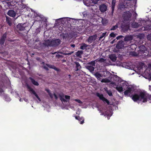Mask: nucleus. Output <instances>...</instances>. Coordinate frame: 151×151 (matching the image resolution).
I'll return each mask as SVG.
<instances>
[{"label":"nucleus","mask_w":151,"mask_h":151,"mask_svg":"<svg viewBox=\"0 0 151 151\" xmlns=\"http://www.w3.org/2000/svg\"><path fill=\"white\" fill-rule=\"evenodd\" d=\"M44 68H45V69H46V68H45V67H44Z\"/></svg>","instance_id":"864d4df0"},{"label":"nucleus","mask_w":151,"mask_h":151,"mask_svg":"<svg viewBox=\"0 0 151 151\" xmlns=\"http://www.w3.org/2000/svg\"><path fill=\"white\" fill-rule=\"evenodd\" d=\"M6 34H4L1 38L0 41V45H2L4 43V40L6 38Z\"/></svg>","instance_id":"ddd939ff"},{"label":"nucleus","mask_w":151,"mask_h":151,"mask_svg":"<svg viewBox=\"0 0 151 151\" xmlns=\"http://www.w3.org/2000/svg\"><path fill=\"white\" fill-rule=\"evenodd\" d=\"M110 59L113 61H114L116 60V57L115 55H111L109 56Z\"/></svg>","instance_id":"5701e85b"},{"label":"nucleus","mask_w":151,"mask_h":151,"mask_svg":"<svg viewBox=\"0 0 151 151\" xmlns=\"http://www.w3.org/2000/svg\"><path fill=\"white\" fill-rule=\"evenodd\" d=\"M30 92L32 93L33 94H34L35 96L37 97V98L38 99L39 101H41V100L40 99L38 96V95L32 89L30 88Z\"/></svg>","instance_id":"2eb2a0df"},{"label":"nucleus","mask_w":151,"mask_h":151,"mask_svg":"<svg viewBox=\"0 0 151 151\" xmlns=\"http://www.w3.org/2000/svg\"><path fill=\"white\" fill-rule=\"evenodd\" d=\"M68 76H69V77H70V75H68Z\"/></svg>","instance_id":"8fccbe9b"},{"label":"nucleus","mask_w":151,"mask_h":151,"mask_svg":"<svg viewBox=\"0 0 151 151\" xmlns=\"http://www.w3.org/2000/svg\"><path fill=\"white\" fill-rule=\"evenodd\" d=\"M44 68H45V69H46V68H45V67H44Z\"/></svg>","instance_id":"5fc2aeb1"},{"label":"nucleus","mask_w":151,"mask_h":151,"mask_svg":"<svg viewBox=\"0 0 151 151\" xmlns=\"http://www.w3.org/2000/svg\"><path fill=\"white\" fill-rule=\"evenodd\" d=\"M106 33V32L103 33L102 34L101 36L99 38V40H101V39H102L104 37Z\"/></svg>","instance_id":"7c9ffc66"},{"label":"nucleus","mask_w":151,"mask_h":151,"mask_svg":"<svg viewBox=\"0 0 151 151\" xmlns=\"http://www.w3.org/2000/svg\"><path fill=\"white\" fill-rule=\"evenodd\" d=\"M10 100H11V99H9V101H10Z\"/></svg>","instance_id":"603ef678"},{"label":"nucleus","mask_w":151,"mask_h":151,"mask_svg":"<svg viewBox=\"0 0 151 151\" xmlns=\"http://www.w3.org/2000/svg\"><path fill=\"white\" fill-rule=\"evenodd\" d=\"M68 18H62L57 19L55 20L56 22H57L58 21H59L60 22H62L63 20L65 22L68 20Z\"/></svg>","instance_id":"f3484780"},{"label":"nucleus","mask_w":151,"mask_h":151,"mask_svg":"<svg viewBox=\"0 0 151 151\" xmlns=\"http://www.w3.org/2000/svg\"><path fill=\"white\" fill-rule=\"evenodd\" d=\"M106 6L104 4H102L100 5L99 9L101 12H104L106 11L107 10Z\"/></svg>","instance_id":"6e6552de"},{"label":"nucleus","mask_w":151,"mask_h":151,"mask_svg":"<svg viewBox=\"0 0 151 151\" xmlns=\"http://www.w3.org/2000/svg\"><path fill=\"white\" fill-rule=\"evenodd\" d=\"M97 37L96 35H95L89 37L88 40V42L90 43H91L93 41L95 40L96 39Z\"/></svg>","instance_id":"9d476101"},{"label":"nucleus","mask_w":151,"mask_h":151,"mask_svg":"<svg viewBox=\"0 0 151 151\" xmlns=\"http://www.w3.org/2000/svg\"><path fill=\"white\" fill-rule=\"evenodd\" d=\"M71 46L73 47H75V45L74 44L71 45Z\"/></svg>","instance_id":"a19ab883"},{"label":"nucleus","mask_w":151,"mask_h":151,"mask_svg":"<svg viewBox=\"0 0 151 151\" xmlns=\"http://www.w3.org/2000/svg\"><path fill=\"white\" fill-rule=\"evenodd\" d=\"M75 63L76 66V70L77 71L80 69L81 68V66L78 63L76 62Z\"/></svg>","instance_id":"393cba45"},{"label":"nucleus","mask_w":151,"mask_h":151,"mask_svg":"<svg viewBox=\"0 0 151 151\" xmlns=\"http://www.w3.org/2000/svg\"><path fill=\"white\" fill-rule=\"evenodd\" d=\"M26 27V25L25 24H19L17 26V29L20 31L24 30Z\"/></svg>","instance_id":"423d86ee"},{"label":"nucleus","mask_w":151,"mask_h":151,"mask_svg":"<svg viewBox=\"0 0 151 151\" xmlns=\"http://www.w3.org/2000/svg\"><path fill=\"white\" fill-rule=\"evenodd\" d=\"M83 51H78L76 52V55L77 56L80 57L81 56V55L83 54Z\"/></svg>","instance_id":"4be33fe9"},{"label":"nucleus","mask_w":151,"mask_h":151,"mask_svg":"<svg viewBox=\"0 0 151 151\" xmlns=\"http://www.w3.org/2000/svg\"><path fill=\"white\" fill-rule=\"evenodd\" d=\"M83 1L85 5L87 6H90L93 5L92 3L96 4L98 0H91V1L90 0H83Z\"/></svg>","instance_id":"20e7f679"},{"label":"nucleus","mask_w":151,"mask_h":151,"mask_svg":"<svg viewBox=\"0 0 151 151\" xmlns=\"http://www.w3.org/2000/svg\"><path fill=\"white\" fill-rule=\"evenodd\" d=\"M140 47L143 49L144 50V51H145V50H146V47L144 46H141Z\"/></svg>","instance_id":"58836bf2"},{"label":"nucleus","mask_w":151,"mask_h":151,"mask_svg":"<svg viewBox=\"0 0 151 151\" xmlns=\"http://www.w3.org/2000/svg\"><path fill=\"white\" fill-rule=\"evenodd\" d=\"M98 96L99 97L100 99L105 103H106L108 104H109V101L104 97L103 95L98 94Z\"/></svg>","instance_id":"1a4fd4ad"},{"label":"nucleus","mask_w":151,"mask_h":151,"mask_svg":"<svg viewBox=\"0 0 151 151\" xmlns=\"http://www.w3.org/2000/svg\"><path fill=\"white\" fill-rule=\"evenodd\" d=\"M47 66L50 68H52L54 69L55 70H58V69L56 68L55 66L53 65H47Z\"/></svg>","instance_id":"c756f323"},{"label":"nucleus","mask_w":151,"mask_h":151,"mask_svg":"<svg viewBox=\"0 0 151 151\" xmlns=\"http://www.w3.org/2000/svg\"><path fill=\"white\" fill-rule=\"evenodd\" d=\"M147 38L149 40H151V34L147 36Z\"/></svg>","instance_id":"f704fd0d"},{"label":"nucleus","mask_w":151,"mask_h":151,"mask_svg":"<svg viewBox=\"0 0 151 151\" xmlns=\"http://www.w3.org/2000/svg\"><path fill=\"white\" fill-rule=\"evenodd\" d=\"M106 23H107L108 22L106 20Z\"/></svg>","instance_id":"3c124183"},{"label":"nucleus","mask_w":151,"mask_h":151,"mask_svg":"<svg viewBox=\"0 0 151 151\" xmlns=\"http://www.w3.org/2000/svg\"><path fill=\"white\" fill-rule=\"evenodd\" d=\"M116 89L119 92H122L124 90L126 89L124 92V94L126 96L130 95L134 90L133 87L131 85H128V84L126 82L123 83L122 86L121 85L117 86Z\"/></svg>","instance_id":"f03ea898"},{"label":"nucleus","mask_w":151,"mask_h":151,"mask_svg":"<svg viewBox=\"0 0 151 151\" xmlns=\"http://www.w3.org/2000/svg\"><path fill=\"white\" fill-rule=\"evenodd\" d=\"M132 36L130 35L126 36L125 37L124 39L125 41H128L132 40Z\"/></svg>","instance_id":"a211bd4d"},{"label":"nucleus","mask_w":151,"mask_h":151,"mask_svg":"<svg viewBox=\"0 0 151 151\" xmlns=\"http://www.w3.org/2000/svg\"><path fill=\"white\" fill-rule=\"evenodd\" d=\"M75 118L76 119H78L79 121L80 122V123L81 124H82L84 123V119L83 117H80L79 116H76Z\"/></svg>","instance_id":"dca6fc26"},{"label":"nucleus","mask_w":151,"mask_h":151,"mask_svg":"<svg viewBox=\"0 0 151 151\" xmlns=\"http://www.w3.org/2000/svg\"><path fill=\"white\" fill-rule=\"evenodd\" d=\"M7 14L10 17H14L15 16L16 13L14 10H11L8 12Z\"/></svg>","instance_id":"9b49d317"},{"label":"nucleus","mask_w":151,"mask_h":151,"mask_svg":"<svg viewBox=\"0 0 151 151\" xmlns=\"http://www.w3.org/2000/svg\"><path fill=\"white\" fill-rule=\"evenodd\" d=\"M131 15V13L128 11L124 12L123 14V17L125 20H129Z\"/></svg>","instance_id":"0eeeda50"},{"label":"nucleus","mask_w":151,"mask_h":151,"mask_svg":"<svg viewBox=\"0 0 151 151\" xmlns=\"http://www.w3.org/2000/svg\"><path fill=\"white\" fill-rule=\"evenodd\" d=\"M105 90L106 91V93L108 94L109 96H111L112 95V93L111 91H108L107 90V88H104Z\"/></svg>","instance_id":"a878e982"},{"label":"nucleus","mask_w":151,"mask_h":151,"mask_svg":"<svg viewBox=\"0 0 151 151\" xmlns=\"http://www.w3.org/2000/svg\"><path fill=\"white\" fill-rule=\"evenodd\" d=\"M132 98L134 101H139L142 102H145L148 99H151V96L146 92L141 91L138 94H135L133 95Z\"/></svg>","instance_id":"f257e3e1"},{"label":"nucleus","mask_w":151,"mask_h":151,"mask_svg":"<svg viewBox=\"0 0 151 151\" xmlns=\"http://www.w3.org/2000/svg\"><path fill=\"white\" fill-rule=\"evenodd\" d=\"M24 101H25L26 102H27L28 101V100L27 99H24Z\"/></svg>","instance_id":"37998d69"},{"label":"nucleus","mask_w":151,"mask_h":151,"mask_svg":"<svg viewBox=\"0 0 151 151\" xmlns=\"http://www.w3.org/2000/svg\"><path fill=\"white\" fill-rule=\"evenodd\" d=\"M104 73H109V72H106V71H105V72H104Z\"/></svg>","instance_id":"de8ad7c7"},{"label":"nucleus","mask_w":151,"mask_h":151,"mask_svg":"<svg viewBox=\"0 0 151 151\" xmlns=\"http://www.w3.org/2000/svg\"><path fill=\"white\" fill-rule=\"evenodd\" d=\"M95 76L99 80L101 79V78L103 76V75L98 73H96L95 74Z\"/></svg>","instance_id":"6ab92c4d"},{"label":"nucleus","mask_w":151,"mask_h":151,"mask_svg":"<svg viewBox=\"0 0 151 151\" xmlns=\"http://www.w3.org/2000/svg\"><path fill=\"white\" fill-rule=\"evenodd\" d=\"M86 68L90 72L93 71L94 70V68L93 66H88Z\"/></svg>","instance_id":"aec40b11"},{"label":"nucleus","mask_w":151,"mask_h":151,"mask_svg":"<svg viewBox=\"0 0 151 151\" xmlns=\"http://www.w3.org/2000/svg\"><path fill=\"white\" fill-rule=\"evenodd\" d=\"M19 101H21V99H19Z\"/></svg>","instance_id":"09e8293b"},{"label":"nucleus","mask_w":151,"mask_h":151,"mask_svg":"<svg viewBox=\"0 0 151 151\" xmlns=\"http://www.w3.org/2000/svg\"><path fill=\"white\" fill-rule=\"evenodd\" d=\"M121 37H122V36H118V37H116V39H117V40H118V39H119V38Z\"/></svg>","instance_id":"79ce46f5"},{"label":"nucleus","mask_w":151,"mask_h":151,"mask_svg":"<svg viewBox=\"0 0 151 151\" xmlns=\"http://www.w3.org/2000/svg\"><path fill=\"white\" fill-rule=\"evenodd\" d=\"M132 26L133 27L135 28L138 27L139 26L138 24L136 22H133L132 24Z\"/></svg>","instance_id":"b1692460"},{"label":"nucleus","mask_w":151,"mask_h":151,"mask_svg":"<svg viewBox=\"0 0 151 151\" xmlns=\"http://www.w3.org/2000/svg\"><path fill=\"white\" fill-rule=\"evenodd\" d=\"M59 96L60 100L62 102H68L70 99V96H64L63 94H59Z\"/></svg>","instance_id":"39448f33"},{"label":"nucleus","mask_w":151,"mask_h":151,"mask_svg":"<svg viewBox=\"0 0 151 151\" xmlns=\"http://www.w3.org/2000/svg\"><path fill=\"white\" fill-rule=\"evenodd\" d=\"M44 68H45V69H46V68H45V67H44Z\"/></svg>","instance_id":"6e6d98bb"},{"label":"nucleus","mask_w":151,"mask_h":151,"mask_svg":"<svg viewBox=\"0 0 151 151\" xmlns=\"http://www.w3.org/2000/svg\"><path fill=\"white\" fill-rule=\"evenodd\" d=\"M110 81L107 78L103 79L101 80V82L104 83H108L110 82Z\"/></svg>","instance_id":"cd10ccee"},{"label":"nucleus","mask_w":151,"mask_h":151,"mask_svg":"<svg viewBox=\"0 0 151 151\" xmlns=\"http://www.w3.org/2000/svg\"><path fill=\"white\" fill-rule=\"evenodd\" d=\"M123 47V42L122 41L119 42L116 45V47L118 49L122 48Z\"/></svg>","instance_id":"4468645a"},{"label":"nucleus","mask_w":151,"mask_h":151,"mask_svg":"<svg viewBox=\"0 0 151 151\" xmlns=\"http://www.w3.org/2000/svg\"><path fill=\"white\" fill-rule=\"evenodd\" d=\"M8 23L9 24V25L10 26L11 25L12 23L8 21Z\"/></svg>","instance_id":"ea45409f"},{"label":"nucleus","mask_w":151,"mask_h":151,"mask_svg":"<svg viewBox=\"0 0 151 151\" xmlns=\"http://www.w3.org/2000/svg\"><path fill=\"white\" fill-rule=\"evenodd\" d=\"M60 41L59 39L54 40L50 41L48 40L46 41L45 44L47 46L52 45L55 46L58 45L60 43Z\"/></svg>","instance_id":"7ed1b4c3"},{"label":"nucleus","mask_w":151,"mask_h":151,"mask_svg":"<svg viewBox=\"0 0 151 151\" xmlns=\"http://www.w3.org/2000/svg\"><path fill=\"white\" fill-rule=\"evenodd\" d=\"M110 36L111 37H115L116 35L114 33H111L110 34Z\"/></svg>","instance_id":"72a5a7b5"},{"label":"nucleus","mask_w":151,"mask_h":151,"mask_svg":"<svg viewBox=\"0 0 151 151\" xmlns=\"http://www.w3.org/2000/svg\"><path fill=\"white\" fill-rule=\"evenodd\" d=\"M74 100L80 104H82L83 102L80 100L78 99H75Z\"/></svg>","instance_id":"2f4dec72"},{"label":"nucleus","mask_w":151,"mask_h":151,"mask_svg":"<svg viewBox=\"0 0 151 151\" xmlns=\"http://www.w3.org/2000/svg\"><path fill=\"white\" fill-rule=\"evenodd\" d=\"M73 53V52L72 51L71 52H70V53H65V55H71Z\"/></svg>","instance_id":"4c0bfd02"},{"label":"nucleus","mask_w":151,"mask_h":151,"mask_svg":"<svg viewBox=\"0 0 151 151\" xmlns=\"http://www.w3.org/2000/svg\"><path fill=\"white\" fill-rule=\"evenodd\" d=\"M116 3V0H113L112 3V11L114 10V9Z\"/></svg>","instance_id":"c85d7f7f"},{"label":"nucleus","mask_w":151,"mask_h":151,"mask_svg":"<svg viewBox=\"0 0 151 151\" xmlns=\"http://www.w3.org/2000/svg\"><path fill=\"white\" fill-rule=\"evenodd\" d=\"M150 69H151V64H149L148 68L147 70V71L148 70H149Z\"/></svg>","instance_id":"e433bc0d"},{"label":"nucleus","mask_w":151,"mask_h":151,"mask_svg":"<svg viewBox=\"0 0 151 151\" xmlns=\"http://www.w3.org/2000/svg\"><path fill=\"white\" fill-rule=\"evenodd\" d=\"M117 28V26L116 25H115L112 27V28L111 29V30H114Z\"/></svg>","instance_id":"473e14b6"},{"label":"nucleus","mask_w":151,"mask_h":151,"mask_svg":"<svg viewBox=\"0 0 151 151\" xmlns=\"http://www.w3.org/2000/svg\"><path fill=\"white\" fill-rule=\"evenodd\" d=\"M46 91H47V92L48 93L49 95L50 96V97L51 98H52L53 97V96H54L55 97V98L56 99H58V97L57 96L55 95V94L54 93L53 94H51L50 92V91L48 89H46Z\"/></svg>","instance_id":"f8f14e48"},{"label":"nucleus","mask_w":151,"mask_h":151,"mask_svg":"<svg viewBox=\"0 0 151 151\" xmlns=\"http://www.w3.org/2000/svg\"><path fill=\"white\" fill-rule=\"evenodd\" d=\"M105 61V60L103 59V58H101L100 59H99V61L100 62H104Z\"/></svg>","instance_id":"c9c22d12"},{"label":"nucleus","mask_w":151,"mask_h":151,"mask_svg":"<svg viewBox=\"0 0 151 151\" xmlns=\"http://www.w3.org/2000/svg\"><path fill=\"white\" fill-rule=\"evenodd\" d=\"M30 79L31 80V81L34 85L36 86H38L39 85V84L37 82L31 78H30Z\"/></svg>","instance_id":"412c9836"},{"label":"nucleus","mask_w":151,"mask_h":151,"mask_svg":"<svg viewBox=\"0 0 151 151\" xmlns=\"http://www.w3.org/2000/svg\"><path fill=\"white\" fill-rule=\"evenodd\" d=\"M87 46V45L86 44L84 43H83V44L81 46L80 48L82 50H84L86 48Z\"/></svg>","instance_id":"bb28decb"},{"label":"nucleus","mask_w":151,"mask_h":151,"mask_svg":"<svg viewBox=\"0 0 151 151\" xmlns=\"http://www.w3.org/2000/svg\"><path fill=\"white\" fill-rule=\"evenodd\" d=\"M149 75L150 77L151 78V75L149 74Z\"/></svg>","instance_id":"49530a36"},{"label":"nucleus","mask_w":151,"mask_h":151,"mask_svg":"<svg viewBox=\"0 0 151 151\" xmlns=\"http://www.w3.org/2000/svg\"><path fill=\"white\" fill-rule=\"evenodd\" d=\"M104 20L103 19H102V23L103 24H105L104 23Z\"/></svg>","instance_id":"c03bdc74"},{"label":"nucleus","mask_w":151,"mask_h":151,"mask_svg":"<svg viewBox=\"0 0 151 151\" xmlns=\"http://www.w3.org/2000/svg\"><path fill=\"white\" fill-rule=\"evenodd\" d=\"M107 118L108 119H109V116L108 115H107Z\"/></svg>","instance_id":"a18cd8bd"}]
</instances>
